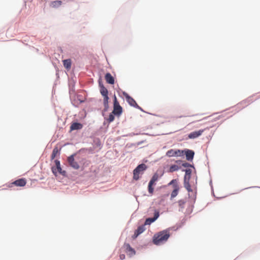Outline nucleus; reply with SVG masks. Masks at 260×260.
I'll return each instance as SVG.
<instances>
[{
    "mask_svg": "<svg viewBox=\"0 0 260 260\" xmlns=\"http://www.w3.org/2000/svg\"><path fill=\"white\" fill-rule=\"evenodd\" d=\"M146 169L147 166L144 164L138 165L133 171L134 179L138 180L140 178L139 175L142 174Z\"/></svg>",
    "mask_w": 260,
    "mask_h": 260,
    "instance_id": "obj_1",
    "label": "nucleus"
},
{
    "mask_svg": "<svg viewBox=\"0 0 260 260\" xmlns=\"http://www.w3.org/2000/svg\"><path fill=\"white\" fill-rule=\"evenodd\" d=\"M172 185L173 186V190L172 191L171 194V198L173 199L176 197L178 194L179 186L177 184V181L176 179L172 180L169 184L168 185Z\"/></svg>",
    "mask_w": 260,
    "mask_h": 260,
    "instance_id": "obj_2",
    "label": "nucleus"
},
{
    "mask_svg": "<svg viewBox=\"0 0 260 260\" xmlns=\"http://www.w3.org/2000/svg\"><path fill=\"white\" fill-rule=\"evenodd\" d=\"M122 107L120 106L119 103L117 101L116 96H114V109L113 113L115 115H119L122 113Z\"/></svg>",
    "mask_w": 260,
    "mask_h": 260,
    "instance_id": "obj_3",
    "label": "nucleus"
},
{
    "mask_svg": "<svg viewBox=\"0 0 260 260\" xmlns=\"http://www.w3.org/2000/svg\"><path fill=\"white\" fill-rule=\"evenodd\" d=\"M26 184V180L25 178H20L11 183L9 185V187H12L13 186L18 187H23Z\"/></svg>",
    "mask_w": 260,
    "mask_h": 260,
    "instance_id": "obj_4",
    "label": "nucleus"
},
{
    "mask_svg": "<svg viewBox=\"0 0 260 260\" xmlns=\"http://www.w3.org/2000/svg\"><path fill=\"white\" fill-rule=\"evenodd\" d=\"M208 127L205 128V129H200L199 131H196L192 132L188 134V138L190 139H194L200 137L204 132L206 129H209Z\"/></svg>",
    "mask_w": 260,
    "mask_h": 260,
    "instance_id": "obj_5",
    "label": "nucleus"
},
{
    "mask_svg": "<svg viewBox=\"0 0 260 260\" xmlns=\"http://www.w3.org/2000/svg\"><path fill=\"white\" fill-rule=\"evenodd\" d=\"M55 163L56 165V167L55 168L53 167L52 168V172H53V174L55 176H57L58 173L60 174H63L64 173H65L64 171H62V169L60 167L59 161L58 160H55Z\"/></svg>",
    "mask_w": 260,
    "mask_h": 260,
    "instance_id": "obj_6",
    "label": "nucleus"
},
{
    "mask_svg": "<svg viewBox=\"0 0 260 260\" xmlns=\"http://www.w3.org/2000/svg\"><path fill=\"white\" fill-rule=\"evenodd\" d=\"M153 242L155 245H159L162 242V232H159L154 235Z\"/></svg>",
    "mask_w": 260,
    "mask_h": 260,
    "instance_id": "obj_7",
    "label": "nucleus"
},
{
    "mask_svg": "<svg viewBox=\"0 0 260 260\" xmlns=\"http://www.w3.org/2000/svg\"><path fill=\"white\" fill-rule=\"evenodd\" d=\"M159 216V211L154 210V217L152 218H148L146 219L145 222V225H150L151 223L155 221Z\"/></svg>",
    "mask_w": 260,
    "mask_h": 260,
    "instance_id": "obj_8",
    "label": "nucleus"
},
{
    "mask_svg": "<svg viewBox=\"0 0 260 260\" xmlns=\"http://www.w3.org/2000/svg\"><path fill=\"white\" fill-rule=\"evenodd\" d=\"M68 161L69 165L74 169H76V170L79 169L80 166L78 165V164L76 161H75L73 155H72L68 157Z\"/></svg>",
    "mask_w": 260,
    "mask_h": 260,
    "instance_id": "obj_9",
    "label": "nucleus"
},
{
    "mask_svg": "<svg viewBox=\"0 0 260 260\" xmlns=\"http://www.w3.org/2000/svg\"><path fill=\"white\" fill-rule=\"evenodd\" d=\"M124 247L125 248V252L127 253L128 255H129L130 256H132L135 254V250L130 246L129 244H124Z\"/></svg>",
    "mask_w": 260,
    "mask_h": 260,
    "instance_id": "obj_10",
    "label": "nucleus"
},
{
    "mask_svg": "<svg viewBox=\"0 0 260 260\" xmlns=\"http://www.w3.org/2000/svg\"><path fill=\"white\" fill-rule=\"evenodd\" d=\"M124 95L128 104L134 107L138 106V105L133 98L130 96L127 93H124Z\"/></svg>",
    "mask_w": 260,
    "mask_h": 260,
    "instance_id": "obj_11",
    "label": "nucleus"
},
{
    "mask_svg": "<svg viewBox=\"0 0 260 260\" xmlns=\"http://www.w3.org/2000/svg\"><path fill=\"white\" fill-rule=\"evenodd\" d=\"M184 153L185 154L186 158L188 161H191L194 155L193 151L187 149L184 151Z\"/></svg>",
    "mask_w": 260,
    "mask_h": 260,
    "instance_id": "obj_12",
    "label": "nucleus"
},
{
    "mask_svg": "<svg viewBox=\"0 0 260 260\" xmlns=\"http://www.w3.org/2000/svg\"><path fill=\"white\" fill-rule=\"evenodd\" d=\"M83 127V125L80 123L74 122L70 126V130L71 131L74 130L81 129Z\"/></svg>",
    "mask_w": 260,
    "mask_h": 260,
    "instance_id": "obj_13",
    "label": "nucleus"
},
{
    "mask_svg": "<svg viewBox=\"0 0 260 260\" xmlns=\"http://www.w3.org/2000/svg\"><path fill=\"white\" fill-rule=\"evenodd\" d=\"M105 80L106 82L109 84H113L114 83V79L109 73H108L106 74Z\"/></svg>",
    "mask_w": 260,
    "mask_h": 260,
    "instance_id": "obj_14",
    "label": "nucleus"
},
{
    "mask_svg": "<svg viewBox=\"0 0 260 260\" xmlns=\"http://www.w3.org/2000/svg\"><path fill=\"white\" fill-rule=\"evenodd\" d=\"M145 225L144 224V225H140L138 228L137 230L135 232L134 236L135 237H137L145 230L146 229L145 228Z\"/></svg>",
    "mask_w": 260,
    "mask_h": 260,
    "instance_id": "obj_15",
    "label": "nucleus"
},
{
    "mask_svg": "<svg viewBox=\"0 0 260 260\" xmlns=\"http://www.w3.org/2000/svg\"><path fill=\"white\" fill-rule=\"evenodd\" d=\"M63 64L66 69L69 70L71 67V60L70 59H65L63 60Z\"/></svg>",
    "mask_w": 260,
    "mask_h": 260,
    "instance_id": "obj_16",
    "label": "nucleus"
},
{
    "mask_svg": "<svg viewBox=\"0 0 260 260\" xmlns=\"http://www.w3.org/2000/svg\"><path fill=\"white\" fill-rule=\"evenodd\" d=\"M100 92L103 96H107L108 94V90L103 85H100Z\"/></svg>",
    "mask_w": 260,
    "mask_h": 260,
    "instance_id": "obj_17",
    "label": "nucleus"
},
{
    "mask_svg": "<svg viewBox=\"0 0 260 260\" xmlns=\"http://www.w3.org/2000/svg\"><path fill=\"white\" fill-rule=\"evenodd\" d=\"M184 185L185 188L187 189L188 192L192 191V190L191 188V186L189 184V180L184 179Z\"/></svg>",
    "mask_w": 260,
    "mask_h": 260,
    "instance_id": "obj_18",
    "label": "nucleus"
},
{
    "mask_svg": "<svg viewBox=\"0 0 260 260\" xmlns=\"http://www.w3.org/2000/svg\"><path fill=\"white\" fill-rule=\"evenodd\" d=\"M191 172L192 171L190 169L185 170V175L184 178V180H190Z\"/></svg>",
    "mask_w": 260,
    "mask_h": 260,
    "instance_id": "obj_19",
    "label": "nucleus"
},
{
    "mask_svg": "<svg viewBox=\"0 0 260 260\" xmlns=\"http://www.w3.org/2000/svg\"><path fill=\"white\" fill-rule=\"evenodd\" d=\"M170 230H166L164 231V241H167L170 236Z\"/></svg>",
    "mask_w": 260,
    "mask_h": 260,
    "instance_id": "obj_20",
    "label": "nucleus"
},
{
    "mask_svg": "<svg viewBox=\"0 0 260 260\" xmlns=\"http://www.w3.org/2000/svg\"><path fill=\"white\" fill-rule=\"evenodd\" d=\"M58 153V148L55 147L53 150V151H52V154L51 156V159H54Z\"/></svg>",
    "mask_w": 260,
    "mask_h": 260,
    "instance_id": "obj_21",
    "label": "nucleus"
},
{
    "mask_svg": "<svg viewBox=\"0 0 260 260\" xmlns=\"http://www.w3.org/2000/svg\"><path fill=\"white\" fill-rule=\"evenodd\" d=\"M185 204L186 201L184 200H180L178 201L179 206L182 210L184 208Z\"/></svg>",
    "mask_w": 260,
    "mask_h": 260,
    "instance_id": "obj_22",
    "label": "nucleus"
},
{
    "mask_svg": "<svg viewBox=\"0 0 260 260\" xmlns=\"http://www.w3.org/2000/svg\"><path fill=\"white\" fill-rule=\"evenodd\" d=\"M179 169V167L176 165H172L170 168V172H173Z\"/></svg>",
    "mask_w": 260,
    "mask_h": 260,
    "instance_id": "obj_23",
    "label": "nucleus"
},
{
    "mask_svg": "<svg viewBox=\"0 0 260 260\" xmlns=\"http://www.w3.org/2000/svg\"><path fill=\"white\" fill-rule=\"evenodd\" d=\"M184 154V151L183 150H175V156H183Z\"/></svg>",
    "mask_w": 260,
    "mask_h": 260,
    "instance_id": "obj_24",
    "label": "nucleus"
},
{
    "mask_svg": "<svg viewBox=\"0 0 260 260\" xmlns=\"http://www.w3.org/2000/svg\"><path fill=\"white\" fill-rule=\"evenodd\" d=\"M103 97H104V99H103L104 105L105 107L107 108V107H108V106L109 98H108V95L105 96Z\"/></svg>",
    "mask_w": 260,
    "mask_h": 260,
    "instance_id": "obj_25",
    "label": "nucleus"
},
{
    "mask_svg": "<svg viewBox=\"0 0 260 260\" xmlns=\"http://www.w3.org/2000/svg\"><path fill=\"white\" fill-rule=\"evenodd\" d=\"M154 184L152 182H149L148 184V191L150 193H152L153 192V188L152 187V185Z\"/></svg>",
    "mask_w": 260,
    "mask_h": 260,
    "instance_id": "obj_26",
    "label": "nucleus"
},
{
    "mask_svg": "<svg viewBox=\"0 0 260 260\" xmlns=\"http://www.w3.org/2000/svg\"><path fill=\"white\" fill-rule=\"evenodd\" d=\"M62 2L60 1H55L52 2L53 7H58L61 5Z\"/></svg>",
    "mask_w": 260,
    "mask_h": 260,
    "instance_id": "obj_27",
    "label": "nucleus"
},
{
    "mask_svg": "<svg viewBox=\"0 0 260 260\" xmlns=\"http://www.w3.org/2000/svg\"><path fill=\"white\" fill-rule=\"evenodd\" d=\"M158 178V175L156 174H155L152 178H151L150 182H152L153 183L155 184V182L157 180Z\"/></svg>",
    "mask_w": 260,
    "mask_h": 260,
    "instance_id": "obj_28",
    "label": "nucleus"
},
{
    "mask_svg": "<svg viewBox=\"0 0 260 260\" xmlns=\"http://www.w3.org/2000/svg\"><path fill=\"white\" fill-rule=\"evenodd\" d=\"M167 155L171 157L175 156V150L171 149L167 152Z\"/></svg>",
    "mask_w": 260,
    "mask_h": 260,
    "instance_id": "obj_29",
    "label": "nucleus"
},
{
    "mask_svg": "<svg viewBox=\"0 0 260 260\" xmlns=\"http://www.w3.org/2000/svg\"><path fill=\"white\" fill-rule=\"evenodd\" d=\"M113 114H114L112 112V113H111L109 115V118L108 119V121L109 122H112L114 120L115 117L113 115Z\"/></svg>",
    "mask_w": 260,
    "mask_h": 260,
    "instance_id": "obj_30",
    "label": "nucleus"
},
{
    "mask_svg": "<svg viewBox=\"0 0 260 260\" xmlns=\"http://www.w3.org/2000/svg\"><path fill=\"white\" fill-rule=\"evenodd\" d=\"M222 117H223V116L222 115H218V116L213 118V119H212L211 120V121H217L218 120H219L220 119H221Z\"/></svg>",
    "mask_w": 260,
    "mask_h": 260,
    "instance_id": "obj_31",
    "label": "nucleus"
},
{
    "mask_svg": "<svg viewBox=\"0 0 260 260\" xmlns=\"http://www.w3.org/2000/svg\"><path fill=\"white\" fill-rule=\"evenodd\" d=\"M182 166L184 167H192V165H190L187 162H184L182 164Z\"/></svg>",
    "mask_w": 260,
    "mask_h": 260,
    "instance_id": "obj_32",
    "label": "nucleus"
},
{
    "mask_svg": "<svg viewBox=\"0 0 260 260\" xmlns=\"http://www.w3.org/2000/svg\"><path fill=\"white\" fill-rule=\"evenodd\" d=\"M120 259L123 260L125 258V255L123 254H121L119 255Z\"/></svg>",
    "mask_w": 260,
    "mask_h": 260,
    "instance_id": "obj_33",
    "label": "nucleus"
}]
</instances>
